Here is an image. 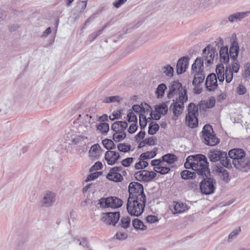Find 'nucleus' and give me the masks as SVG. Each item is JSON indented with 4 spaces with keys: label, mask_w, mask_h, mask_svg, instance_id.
<instances>
[{
    "label": "nucleus",
    "mask_w": 250,
    "mask_h": 250,
    "mask_svg": "<svg viewBox=\"0 0 250 250\" xmlns=\"http://www.w3.org/2000/svg\"><path fill=\"white\" fill-rule=\"evenodd\" d=\"M130 218L128 216H124L121 218L120 225L124 229L128 228L130 225Z\"/></svg>",
    "instance_id": "nucleus-38"
},
{
    "label": "nucleus",
    "mask_w": 250,
    "mask_h": 250,
    "mask_svg": "<svg viewBox=\"0 0 250 250\" xmlns=\"http://www.w3.org/2000/svg\"><path fill=\"white\" fill-rule=\"evenodd\" d=\"M189 58L187 56L181 58L177 63V73L181 74L185 72L188 68Z\"/></svg>",
    "instance_id": "nucleus-21"
},
{
    "label": "nucleus",
    "mask_w": 250,
    "mask_h": 250,
    "mask_svg": "<svg viewBox=\"0 0 250 250\" xmlns=\"http://www.w3.org/2000/svg\"><path fill=\"white\" fill-rule=\"evenodd\" d=\"M146 143L148 146H154L156 144L157 139L155 137H151L145 139Z\"/></svg>",
    "instance_id": "nucleus-55"
},
{
    "label": "nucleus",
    "mask_w": 250,
    "mask_h": 250,
    "mask_svg": "<svg viewBox=\"0 0 250 250\" xmlns=\"http://www.w3.org/2000/svg\"><path fill=\"white\" fill-rule=\"evenodd\" d=\"M126 137L125 132H115L113 135V139L115 142H120Z\"/></svg>",
    "instance_id": "nucleus-39"
},
{
    "label": "nucleus",
    "mask_w": 250,
    "mask_h": 250,
    "mask_svg": "<svg viewBox=\"0 0 250 250\" xmlns=\"http://www.w3.org/2000/svg\"><path fill=\"white\" fill-rule=\"evenodd\" d=\"M133 158L131 157L127 158L126 159H124L122 160L121 163L122 165L125 167H127L130 166V165L133 162Z\"/></svg>",
    "instance_id": "nucleus-56"
},
{
    "label": "nucleus",
    "mask_w": 250,
    "mask_h": 250,
    "mask_svg": "<svg viewBox=\"0 0 250 250\" xmlns=\"http://www.w3.org/2000/svg\"><path fill=\"white\" fill-rule=\"evenodd\" d=\"M244 76L245 78H250V63H247L244 65Z\"/></svg>",
    "instance_id": "nucleus-52"
},
{
    "label": "nucleus",
    "mask_w": 250,
    "mask_h": 250,
    "mask_svg": "<svg viewBox=\"0 0 250 250\" xmlns=\"http://www.w3.org/2000/svg\"><path fill=\"white\" fill-rule=\"evenodd\" d=\"M163 73L168 77H172L173 74V68L169 65L164 66L163 68Z\"/></svg>",
    "instance_id": "nucleus-45"
},
{
    "label": "nucleus",
    "mask_w": 250,
    "mask_h": 250,
    "mask_svg": "<svg viewBox=\"0 0 250 250\" xmlns=\"http://www.w3.org/2000/svg\"><path fill=\"white\" fill-rule=\"evenodd\" d=\"M103 153V149L98 144H96L91 146L89 151V156L93 160L99 159Z\"/></svg>",
    "instance_id": "nucleus-23"
},
{
    "label": "nucleus",
    "mask_w": 250,
    "mask_h": 250,
    "mask_svg": "<svg viewBox=\"0 0 250 250\" xmlns=\"http://www.w3.org/2000/svg\"><path fill=\"white\" fill-rule=\"evenodd\" d=\"M156 173L154 171H149L146 170H142L136 172L134 176L138 181L149 182L156 176Z\"/></svg>",
    "instance_id": "nucleus-14"
},
{
    "label": "nucleus",
    "mask_w": 250,
    "mask_h": 250,
    "mask_svg": "<svg viewBox=\"0 0 250 250\" xmlns=\"http://www.w3.org/2000/svg\"><path fill=\"white\" fill-rule=\"evenodd\" d=\"M187 101L176 100L174 101L173 100V103L170 105V107L173 105L172 108V112L174 114V116L172 117L173 120H176L177 117L181 114L184 108V103Z\"/></svg>",
    "instance_id": "nucleus-19"
},
{
    "label": "nucleus",
    "mask_w": 250,
    "mask_h": 250,
    "mask_svg": "<svg viewBox=\"0 0 250 250\" xmlns=\"http://www.w3.org/2000/svg\"><path fill=\"white\" fill-rule=\"evenodd\" d=\"M218 53L215 48L208 45L203 50L202 58H197L191 66V72L194 74L192 84L195 86L203 82L205 78L204 71V62L207 66L213 63L214 58Z\"/></svg>",
    "instance_id": "nucleus-1"
},
{
    "label": "nucleus",
    "mask_w": 250,
    "mask_h": 250,
    "mask_svg": "<svg viewBox=\"0 0 250 250\" xmlns=\"http://www.w3.org/2000/svg\"><path fill=\"white\" fill-rule=\"evenodd\" d=\"M155 109L156 112L164 115L167 112L168 107L166 103H162L156 105Z\"/></svg>",
    "instance_id": "nucleus-29"
},
{
    "label": "nucleus",
    "mask_w": 250,
    "mask_h": 250,
    "mask_svg": "<svg viewBox=\"0 0 250 250\" xmlns=\"http://www.w3.org/2000/svg\"><path fill=\"white\" fill-rule=\"evenodd\" d=\"M122 98L119 96H114L105 97L103 101L105 103H110L114 102H119L121 101Z\"/></svg>",
    "instance_id": "nucleus-41"
},
{
    "label": "nucleus",
    "mask_w": 250,
    "mask_h": 250,
    "mask_svg": "<svg viewBox=\"0 0 250 250\" xmlns=\"http://www.w3.org/2000/svg\"><path fill=\"white\" fill-rule=\"evenodd\" d=\"M117 148L118 150L121 152H126L130 150L131 146L129 145L121 143L118 145Z\"/></svg>",
    "instance_id": "nucleus-46"
},
{
    "label": "nucleus",
    "mask_w": 250,
    "mask_h": 250,
    "mask_svg": "<svg viewBox=\"0 0 250 250\" xmlns=\"http://www.w3.org/2000/svg\"><path fill=\"white\" fill-rule=\"evenodd\" d=\"M120 157L119 153L115 151L109 150L105 153V159L107 164L110 165L116 163Z\"/></svg>",
    "instance_id": "nucleus-22"
},
{
    "label": "nucleus",
    "mask_w": 250,
    "mask_h": 250,
    "mask_svg": "<svg viewBox=\"0 0 250 250\" xmlns=\"http://www.w3.org/2000/svg\"><path fill=\"white\" fill-rule=\"evenodd\" d=\"M163 163L162 160L161 159H155L151 162V165L154 167H159L160 166H162Z\"/></svg>",
    "instance_id": "nucleus-59"
},
{
    "label": "nucleus",
    "mask_w": 250,
    "mask_h": 250,
    "mask_svg": "<svg viewBox=\"0 0 250 250\" xmlns=\"http://www.w3.org/2000/svg\"><path fill=\"white\" fill-rule=\"evenodd\" d=\"M74 242L76 244H78L80 246H82L83 247H88V242L85 239H83L82 241H81L80 239H75L74 240Z\"/></svg>",
    "instance_id": "nucleus-54"
},
{
    "label": "nucleus",
    "mask_w": 250,
    "mask_h": 250,
    "mask_svg": "<svg viewBox=\"0 0 250 250\" xmlns=\"http://www.w3.org/2000/svg\"><path fill=\"white\" fill-rule=\"evenodd\" d=\"M175 95H178V98L176 100H188L186 90L182 87L180 83L177 81H173L170 83L167 97L169 98H172Z\"/></svg>",
    "instance_id": "nucleus-6"
},
{
    "label": "nucleus",
    "mask_w": 250,
    "mask_h": 250,
    "mask_svg": "<svg viewBox=\"0 0 250 250\" xmlns=\"http://www.w3.org/2000/svg\"><path fill=\"white\" fill-rule=\"evenodd\" d=\"M250 13V12L248 11L236 13L229 15L228 17V20L231 22H236L247 17Z\"/></svg>",
    "instance_id": "nucleus-24"
},
{
    "label": "nucleus",
    "mask_w": 250,
    "mask_h": 250,
    "mask_svg": "<svg viewBox=\"0 0 250 250\" xmlns=\"http://www.w3.org/2000/svg\"><path fill=\"white\" fill-rule=\"evenodd\" d=\"M202 133L203 142L205 144L214 146L219 143V140L213 134V130L210 125H206L203 127Z\"/></svg>",
    "instance_id": "nucleus-8"
},
{
    "label": "nucleus",
    "mask_w": 250,
    "mask_h": 250,
    "mask_svg": "<svg viewBox=\"0 0 250 250\" xmlns=\"http://www.w3.org/2000/svg\"><path fill=\"white\" fill-rule=\"evenodd\" d=\"M127 0H117L113 2V5L117 8H119L123 5Z\"/></svg>",
    "instance_id": "nucleus-63"
},
{
    "label": "nucleus",
    "mask_w": 250,
    "mask_h": 250,
    "mask_svg": "<svg viewBox=\"0 0 250 250\" xmlns=\"http://www.w3.org/2000/svg\"><path fill=\"white\" fill-rule=\"evenodd\" d=\"M204 179L200 184V188L202 193L205 194H210L214 192L215 190L214 183L213 179L211 178Z\"/></svg>",
    "instance_id": "nucleus-12"
},
{
    "label": "nucleus",
    "mask_w": 250,
    "mask_h": 250,
    "mask_svg": "<svg viewBox=\"0 0 250 250\" xmlns=\"http://www.w3.org/2000/svg\"><path fill=\"white\" fill-rule=\"evenodd\" d=\"M127 125L125 121H117L112 124L111 129L114 132H125Z\"/></svg>",
    "instance_id": "nucleus-25"
},
{
    "label": "nucleus",
    "mask_w": 250,
    "mask_h": 250,
    "mask_svg": "<svg viewBox=\"0 0 250 250\" xmlns=\"http://www.w3.org/2000/svg\"><path fill=\"white\" fill-rule=\"evenodd\" d=\"M103 165L100 162H97L95 164L91 167V171L99 170L102 168Z\"/></svg>",
    "instance_id": "nucleus-60"
},
{
    "label": "nucleus",
    "mask_w": 250,
    "mask_h": 250,
    "mask_svg": "<svg viewBox=\"0 0 250 250\" xmlns=\"http://www.w3.org/2000/svg\"><path fill=\"white\" fill-rule=\"evenodd\" d=\"M163 163H167L168 165L172 164L176 160V157L175 155L172 154H167L164 155L162 157Z\"/></svg>",
    "instance_id": "nucleus-31"
},
{
    "label": "nucleus",
    "mask_w": 250,
    "mask_h": 250,
    "mask_svg": "<svg viewBox=\"0 0 250 250\" xmlns=\"http://www.w3.org/2000/svg\"><path fill=\"white\" fill-rule=\"evenodd\" d=\"M241 229L240 228H238L232 231L229 235V239H233L235 238L238 234L239 233Z\"/></svg>",
    "instance_id": "nucleus-57"
},
{
    "label": "nucleus",
    "mask_w": 250,
    "mask_h": 250,
    "mask_svg": "<svg viewBox=\"0 0 250 250\" xmlns=\"http://www.w3.org/2000/svg\"><path fill=\"white\" fill-rule=\"evenodd\" d=\"M128 122H134L136 123L137 119L133 111H130L127 115Z\"/></svg>",
    "instance_id": "nucleus-50"
},
{
    "label": "nucleus",
    "mask_w": 250,
    "mask_h": 250,
    "mask_svg": "<svg viewBox=\"0 0 250 250\" xmlns=\"http://www.w3.org/2000/svg\"><path fill=\"white\" fill-rule=\"evenodd\" d=\"M91 118V116L86 114L79 115V117L74 121V124L79 133H84L89 130L90 128Z\"/></svg>",
    "instance_id": "nucleus-11"
},
{
    "label": "nucleus",
    "mask_w": 250,
    "mask_h": 250,
    "mask_svg": "<svg viewBox=\"0 0 250 250\" xmlns=\"http://www.w3.org/2000/svg\"><path fill=\"white\" fill-rule=\"evenodd\" d=\"M107 23L104 25V26L103 27V28L101 30H99L96 32H95L93 33L92 34H90L88 38V40L90 42H93L95 39H96L98 37H99L101 34H102L105 28V27L107 26Z\"/></svg>",
    "instance_id": "nucleus-37"
},
{
    "label": "nucleus",
    "mask_w": 250,
    "mask_h": 250,
    "mask_svg": "<svg viewBox=\"0 0 250 250\" xmlns=\"http://www.w3.org/2000/svg\"><path fill=\"white\" fill-rule=\"evenodd\" d=\"M208 157L211 162H216L220 161L224 167L230 168L232 167L230 160L228 158L227 153L218 149H213L209 151Z\"/></svg>",
    "instance_id": "nucleus-4"
},
{
    "label": "nucleus",
    "mask_w": 250,
    "mask_h": 250,
    "mask_svg": "<svg viewBox=\"0 0 250 250\" xmlns=\"http://www.w3.org/2000/svg\"><path fill=\"white\" fill-rule=\"evenodd\" d=\"M121 117V112L120 111H117L115 113H113L111 115L109 116V119L111 120H114L115 119H118L120 118Z\"/></svg>",
    "instance_id": "nucleus-61"
},
{
    "label": "nucleus",
    "mask_w": 250,
    "mask_h": 250,
    "mask_svg": "<svg viewBox=\"0 0 250 250\" xmlns=\"http://www.w3.org/2000/svg\"><path fill=\"white\" fill-rule=\"evenodd\" d=\"M159 129V126L158 124H153V123H151L149 124L148 132L149 134L153 135L156 133Z\"/></svg>",
    "instance_id": "nucleus-44"
},
{
    "label": "nucleus",
    "mask_w": 250,
    "mask_h": 250,
    "mask_svg": "<svg viewBox=\"0 0 250 250\" xmlns=\"http://www.w3.org/2000/svg\"><path fill=\"white\" fill-rule=\"evenodd\" d=\"M97 128L102 133H105L109 130V126L108 124L103 123L97 125Z\"/></svg>",
    "instance_id": "nucleus-43"
},
{
    "label": "nucleus",
    "mask_w": 250,
    "mask_h": 250,
    "mask_svg": "<svg viewBox=\"0 0 250 250\" xmlns=\"http://www.w3.org/2000/svg\"><path fill=\"white\" fill-rule=\"evenodd\" d=\"M186 168H191L198 175L207 177L210 173L208 163L206 157L202 154L189 156L185 163Z\"/></svg>",
    "instance_id": "nucleus-2"
},
{
    "label": "nucleus",
    "mask_w": 250,
    "mask_h": 250,
    "mask_svg": "<svg viewBox=\"0 0 250 250\" xmlns=\"http://www.w3.org/2000/svg\"><path fill=\"white\" fill-rule=\"evenodd\" d=\"M145 136V132L144 131H140L135 136V140L137 142H139L142 139H143Z\"/></svg>",
    "instance_id": "nucleus-64"
},
{
    "label": "nucleus",
    "mask_w": 250,
    "mask_h": 250,
    "mask_svg": "<svg viewBox=\"0 0 250 250\" xmlns=\"http://www.w3.org/2000/svg\"><path fill=\"white\" fill-rule=\"evenodd\" d=\"M146 220L150 223H154L158 221V218L155 215H148L146 218Z\"/></svg>",
    "instance_id": "nucleus-58"
},
{
    "label": "nucleus",
    "mask_w": 250,
    "mask_h": 250,
    "mask_svg": "<svg viewBox=\"0 0 250 250\" xmlns=\"http://www.w3.org/2000/svg\"><path fill=\"white\" fill-rule=\"evenodd\" d=\"M120 219L119 212H106L102 214L101 220L107 225L115 226Z\"/></svg>",
    "instance_id": "nucleus-15"
},
{
    "label": "nucleus",
    "mask_w": 250,
    "mask_h": 250,
    "mask_svg": "<svg viewBox=\"0 0 250 250\" xmlns=\"http://www.w3.org/2000/svg\"><path fill=\"white\" fill-rule=\"evenodd\" d=\"M104 146L108 150H111L115 148L114 142L110 139H104L102 142Z\"/></svg>",
    "instance_id": "nucleus-42"
},
{
    "label": "nucleus",
    "mask_w": 250,
    "mask_h": 250,
    "mask_svg": "<svg viewBox=\"0 0 250 250\" xmlns=\"http://www.w3.org/2000/svg\"><path fill=\"white\" fill-rule=\"evenodd\" d=\"M219 54L220 61L225 63H228L229 59L228 48L227 46L221 47L220 49Z\"/></svg>",
    "instance_id": "nucleus-27"
},
{
    "label": "nucleus",
    "mask_w": 250,
    "mask_h": 250,
    "mask_svg": "<svg viewBox=\"0 0 250 250\" xmlns=\"http://www.w3.org/2000/svg\"><path fill=\"white\" fill-rule=\"evenodd\" d=\"M188 209L187 205L181 202L173 201L169 206V209L173 214L182 213Z\"/></svg>",
    "instance_id": "nucleus-18"
},
{
    "label": "nucleus",
    "mask_w": 250,
    "mask_h": 250,
    "mask_svg": "<svg viewBox=\"0 0 250 250\" xmlns=\"http://www.w3.org/2000/svg\"><path fill=\"white\" fill-rule=\"evenodd\" d=\"M239 50V47L238 43L235 41L233 42L229 48V56L230 58L233 60H237Z\"/></svg>",
    "instance_id": "nucleus-26"
},
{
    "label": "nucleus",
    "mask_w": 250,
    "mask_h": 250,
    "mask_svg": "<svg viewBox=\"0 0 250 250\" xmlns=\"http://www.w3.org/2000/svg\"><path fill=\"white\" fill-rule=\"evenodd\" d=\"M167 89V86L164 83H161L159 84L155 92L156 94H157L158 98H161L163 96L164 94L166 89Z\"/></svg>",
    "instance_id": "nucleus-40"
},
{
    "label": "nucleus",
    "mask_w": 250,
    "mask_h": 250,
    "mask_svg": "<svg viewBox=\"0 0 250 250\" xmlns=\"http://www.w3.org/2000/svg\"><path fill=\"white\" fill-rule=\"evenodd\" d=\"M56 201V194L50 191H46L41 200L42 206L48 208L51 207Z\"/></svg>",
    "instance_id": "nucleus-16"
},
{
    "label": "nucleus",
    "mask_w": 250,
    "mask_h": 250,
    "mask_svg": "<svg viewBox=\"0 0 250 250\" xmlns=\"http://www.w3.org/2000/svg\"><path fill=\"white\" fill-rule=\"evenodd\" d=\"M87 137L83 135L74 136L71 139V142L73 145H82L83 144L84 140H86Z\"/></svg>",
    "instance_id": "nucleus-33"
},
{
    "label": "nucleus",
    "mask_w": 250,
    "mask_h": 250,
    "mask_svg": "<svg viewBox=\"0 0 250 250\" xmlns=\"http://www.w3.org/2000/svg\"><path fill=\"white\" fill-rule=\"evenodd\" d=\"M207 89L209 91H213L218 87L217 76L215 74L211 73L208 76L206 81Z\"/></svg>",
    "instance_id": "nucleus-20"
},
{
    "label": "nucleus",
    "mask_w": 250,
    "mask_h": 250,
    "mask_svg": "<svg viewBox=\"0 0 250 250\" xmlns=\"http://www.w3.org/2000/svg\"><path fill=\"white\" fill-rule=\"evenodd\" d=\"M236 91L239 95H244L247 92V88L242 84H239L237 88Z\"/></svg>",
    "instance_id": "nucleus-53"
},
{
    "label": "nucleus",
    "mask_w": 250,
    "mask_h": 250,
    "mask_svg": "<svg viewBox=\"0 0 250 250\" xmlns=\"http://www.w3.org/2000/svg\"><path fill=\"white\" fill-rule=\"evenodd\" d=\"M216 72L217 79H218L219 82L220 83L223 82L225 79L224 76L225 75V72H224V66L223 64L217 65Z\"/></svg>",
    "instance_id": "nucleus-28"
},
{
    "label": "nucleus",
    "mask_w": 250,
    "mask_h": 250,
    "mask_svg": "<svg viewBox=\"0 0 250 250\" xmlns=\"http://www.w3.org/2000/svg\"><path fill=\"white\" fill-rule=\"evenodd\" d=\"M132 225L136 229L138 230H145L147 229L143 222L138 219H135L132 221Z\"/></svg>",
    "instance_id": "nucleus-34"
},
{
    "label": "nucleus",
    "mask_w": 250,
    "mask_h": 250,
    "mask_svg": "<svg viewBox=\"0 0 250 250\" xmlns=\"http://www.w3.org/2000/svg\"><path fill=\"white\" fill-rule=\"evenodd\" d=\"M139 160V162L135 164V167L136 169H143L148 166V163L145 160Z\"/></svg>",
    "instance_id": "nucleus-49"
},
{
    "label": "nucleus",
    "mask_w": 250,
    "mask_h": 250,
    "mask_svg": "<svg viewBox=\"0 0 250 250\" xmlns=\"http://www.w3.org/2000/svg\"><path fill=\"white\" fill-rule=\"evenodd\" d=\"M216 171L221 176L223 177L224 180H227L229 178V173L227 170L223 167H217Z\"/></svg>",
    "instance_id": "nucleus-36"
},
{
    "label": "nucleus",
    "mask_w": 250,
    "mask_h": 250,
    "mask_svg": "<svg viewBox=\"0 0 250 250\" xmlns=\"http://www.w3.org/2000/svg\"><path fill=\"white\" fill-rule=\"evenodd\" d=\"M159 167H154L153 170L161 174H166L170 171V167L167 165H165L163 163Z\"/></svg>",
    "instance_id": "nucleus-32"
},
{
    "label": "nucleus",
    "mask_w": 250,
    "mask_h": 250,
    "mask_svg": "<svg viewBox=\"0 0 250 250\" xmlns=\"http://www.w3.org/2000/svg\"><path fill=\"white\" fill-rule=\"evenodd\" d=\"M137 129V125L136 123H133L129 127L128 131L129 133L132 134L134 133Z\"/></svg>",
    "instance_id": "nucleus-62"
},
{
    "label": "nucleus",
    "mask_w": 250,
    "mask_h": 250,
    "mask_svg": "<svg viewBox=\"0 0 250 250\" xmlns=\"http://www.w3.org/2000/svg\"><path fill=\"white\" fill-rule=\"evenodd\" d=\"M129 197L128 199H140L143 201L146 200V195L144 191V188L142 184L137 182H131L128 186Z\"/></svg>",
    "instance_id": "nucleus-7"
},
{
    "label": "nucleus",
    "mask_w": 250,
    "mask_h": 250,
    "mask_svg": "<svg viewBox=\"0 0 250 250\" xmlns=\"http://www.w3.org/2000/svg\"><path fill=\"white\" fill-rule=\"evenodd\" d=\"M123 169L122 167H115L111 168L106 175V178L110 181L116 182H121L123 180V177L119 172Z\"/></svg>",
    "instance_id": "nucleus-17"
},
{
    "label": "nucleus",
    "mask_w": 250,
    "mask_h": 250,
    "mask_svg": "<svg viewBox=\"0 0 250 250\" xmlns=\"http://www.w3.org/2000/svg\"><path fill=\"white\" fill-rule=\"evenodd\" d=\"M123 201L116 196L103 197L99 200L98 205L101 208H117L121 207Z\"/></svg>",
    "instance_id": "nucleus-10"
},
{
    "label": "nucleus",
    "mask_w": 250,
    "mask_h": 250,
    "mask_svg": "<svg viewBox=\"0 0 250 250\" xmlns=\"http://www.w3.org/2000/svg\"><path fill=\"white\" fill-rule=\"evenodd\" d=\"M116 239L124 240L127 237V234L124 232H118L114 236Z\"/></svg>",
    "instance_id": "nucleus-51"
},
{
    "label": "nucleus",
    "mask_w": 250,
    "mask_h": 250,
    "mask_svg": "<svg viewBox=\"0 0 250 250\" xmlns=\"http://www.w3.org/2000/svg\"><path fill=\"white\" fill-rule=\"evenodd\" d=\"M146 201L140 199H128L126 208L128 213L135 216L141 215L145 207Z\"/></svg>",
    "instance_id": "nucleus-5"
},
{
    "label": "nucleus",
    "mask_w": 250,
    "mask_h": 250,
    "mask_svg": "<svg viewBox=\"0 0 250 250\" xmlns=\"http://www.w3.org/2000/svg\"><path fill=\"white\" fill-rule=\"evenodd\" d=\"M157 154V149L154 148L153 151H147L142 153L139 157L140 160H147L150 159L154 157Z\"/></svg>",
    "instance_id": "nucleus-30"
},
{
    "label": "nucleus",
    "mask_w": 250,
    "mask_h": 250,
    "mask_svg": "<svg viewBox=\"0 0 250 250\" xmlns=\"http://www.w3.org/2000/svg\"><path fill=\"white\" fill-rule=\"evenodd\" d=\"M188 113L186 116L187 125L191 128H194L198 125V108L193 103H190L188 106Z\"/></svg>",
    "instance_id": "nucleus-9"
},
{
    "label": "nucleus",
    "mask_w": 250,
    "mask_h": 250,
    "mask_svg": "<svg viewBox=\"0 0 250 250\" xmlns=\"http://www.w3.org/2000/svg\"><path fill=\"white\" fill-rule=\"evenodd\" d=\"M87 0H82L78 3L76 6V10L80 13L83 12L86 7V2Z\"/></svg>",
    "instance_id": "nucleus-47"
},
{
    "label": "nucleus",
    "mask_w": 250,
    "mask_h": 250,
    "mask_svg": "<svg viewBox=\"0 0 250 250\" xmlns=\"http://www.w3.org/2000/svg\"><path fill=\"white\" fill-rule=\"evenodd\" d=\"M139 124L142 130L144 129L147 125L146 117L143 114L139 115Z\"/></svg>",
    "instance_id": "nucleus-48"
},
{
    "label": "nucleus",
    "mask_w": 250,
    "mask_h": 250,
    "mask_svg": "<svg viewBox=\"0 0 250 250\" xmlns=\"http://www.w3.org/2000/svg\"><path fill=\"white\" fill-rule=\"evenodd\" d=\"M233 61L231 63V65L226 66L225 70V78L226 82L229 83L233 79V72L237 73L240 68V65L237 60H233Z\"/></svg>",
    "instance_id": "nucleus-13"
},
{
    "label": "nucleus",
    "mask_w": 250,
    "mask_h": 250,
    "mask_svg": "<svg viewBox=\"0 0 250 250\" xmlns=\"http://www.w3.org/2000/svg\"><path fill=\"white\" fill-rule=\"evenodd\" d=\"M232 164L237 169L243 172L250 171V158L246 157L244 151L240 148L232 149L229 152Z\"/></svg>",
    "instance_id": "nucleus-3"
},
{
    "label": "nucleus",
    "mask_w": 250,
    "mask_h": 250,
    "mask_svg": "<svg viewBox=\"0 0 250 250\" xmlns=\"http://www.w3.org/2000/svg\"><path fill=\"white\" fill-rule=\"evenodd\" d=\"M196 171L191 172L188 170H183L181 173V175L183 179L187 180L190 179H194L196 177Z\"/></svg>",
    "instance_id": "nucleus-35"
}]
</instances>
